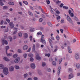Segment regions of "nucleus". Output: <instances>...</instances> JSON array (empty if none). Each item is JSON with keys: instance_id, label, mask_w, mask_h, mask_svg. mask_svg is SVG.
<instances>
[{"instance_id": "1", "label": "nucleus", "mask_w": 80, "mask_h": 80, "mask_svg": "<svg viewBox=\"0 0 80 80\" xmlns=\"http://www.w3.org/2000/svg\"><path fill=\"white\" fill-rule=\"evenodd\" d=\"M3 73H4L5 75H8L9 73V72H8V68L5 67L3 68Z\"/></svg>"}, {"instance_id": "2", "label": "nucleus", "mask_w": 80, "mask_h": 80, "mask_svg": "<svg viewBox=\"0 0 80 80\" xmlns=\"http://www.w3.org/2000/svg\"><path fill=\"white\" fill-rule=\"evenodd\" d=\"M75 57L76 60H80V56L78 53H75Z\"/></svg>"}, {"instance_id": "3", "label": "nucleus", "mask_w": 80, "mask_h": 80, "mask_svg": "<svg viewBox=\"0 0 80 80\" xmlns=\"http://www.w3.org/2000/svg\"><path fill=\"white\" fill-rule=\"evenodd\" d=\"M67 19L68 21V22H69L70 23H73V21H72V19L70 18V17H69L68 15H67Z\"/></svg>"}, {"instance_id": "4", "label": "nucleus", "mask_w": 80, "mask_h": 80, "mask_svg": "<svg viewBox=\"0 0 80 80\" xmlns=\"http://www.w3.org/2000/svg\"><path fill=\"white\" fill-rule=\"evenodd\" d=\"M2 45H3L4 44L7 45H8V41L6 40H5V39H2Z\"/></svg>"}, {"instance_id": "5", "label": "nucleus", "mask_w": 80, "mask_h": 80, "mask_svg": "<svg viewBox=\"0 0 80 80\" xmlns=\"http://www.w3.org/2000/svg\"><path fill=\"white\" fill-rule=\"evenodd\" d=\"M20 60V57H17L16 59L14 60V62L16 63H18Z\"/></svg>"}, {"instance_id": "6", "label": "nucleus", "mask_w": 80, "mask_h": 80, "mask_svg": "<svg viewBox=\"0 0 80 80\" xmlns=\"http://www.w3.org/2000/svg\"><path fill=\"white\" fill-rule=\"evenodd\" d=\"M74 77V75L72 73L69 74L68 76V79L69 80L73 78Z\"/></svg>"}, {"instance_id": "7", "label": "nucleus", "mask_w": 80, "mask_h": 80, "mask_svg": "<svg viewBox=\"0 0 80 80\" xmlns=\"http://www.w3.org/2000/svg\"><path fill=\"white\" fill-rule=\"evenodd\" d=\"M69 14L72 17H74V14L73 13H72V11L71 10H69L68 11Z\"/></svg>"}, {"instance_id": "8", "label": "nucleus", "mask_w": 80, "mask_h": 80, "mask_svg": "<svg viewBox=\"0 0 80 80\" xmlns=\"http://www.w3.org/2000/svg\"><path fill=\"white\" fill-rule=\"evenodd\" d=\"M31 67L33 69H35V64L34 63H32L30 65Z\"/></svg>"}, {"instance_id": "9", "label": "nucleus", "mask_w": 80, "mask_h": 80, "mask_svg": "<svg viewBox=\"0 0 80 80\" xmlns=\"http://www.w3.org/2000/svg\"><path fill=\"white\" fill-rule=\"evenodd\" d=\"M9 25L11 28H14V27L15 26L14 25V24H13V23L12 22H10L9 23Z\"/></svg>"}, {"instance_id": "10", "label": "nucleus", "mask_w": 80, "mask_h": 80, "mask_svg": "<svg viewBox=\"0 0 80 80\" xmlns=\"http://www.w3.org/2000/svg\"><path fill=\"white\" fill-rule=\"evenodd\" d=\"M41 42H42V43H43V44H44V45L46 44V42L45 41V40L43 39V38H42L41 39Z\"/></svg>"}, {"instance_id": "11", "label": "nucleus", "mask_w": 80, "mask_h": 80, "mask_svg": "<svg viewBox=\"0 0 80 80\" xmlns=\"http://www.w3.org/2000/svg\"><path fill=\"white\" fill-rule=\"evenodd\" d=\"M14 30H16L14 32H13V34L14 35H15V34H16V33H17V32H18V31L17 30H18V28H13Z\"/></svg>"}, {"instance_id": "12", "label": "nucleus", "mask_w": 80, "mask_h": 80, "mask_svg": "<svg viewBox=\"0 0 80 80\" xmlns=\"http://www.w3.org/2000/svg\"><path fill=\"white\" fill-rule=\"evenodd\" d=\"M9 70L10 72H13V71H14V67L13 66H11L9 67Z\"/></svg>"}, {"instance_id": "13", "label": "nucleus", "mask_w": 80, "mask_h": 80, "mask_svg": "<svg viewBox=\"0 0 80 80\" xmlns=\"http://www.w3.org/2000/svg\"><path fill=\"white\" fill-rule=\"evenodd\" d=\"M30 40L31 41H32L33 42H35V38H32V36H30L29 37ZM33 38V39H32Z\"/></svg>"}, {"instance_id": "14", "label": "nucleus", "mask_w": 80, "mask_h": 80, "mask_svg": "<svg viewBox=\"0 0 80 80\" xmlns=\"http://www.w3.org/2000/svg\"><path fill=\"white\" fill-rule=\"evenodd\" d=\"M28 47L27 45H25L23 46V49L24 50H27V49H28Z\"/></svg>"}, {"instance_id": "15", "label": "nucleus", "mask_w": 80, "mask_h": 80, "mask_svg": "<svg viewBox=\"0 0 80 80\" xmlns=\"http://www.w3.org/2000/svg\"><path fill=\"white\" fill-rule=\"evenodd\" d=\"M36 58L38 60H41V58L38 55H37L36 56Z\"/></svg>"}, {"instance_id": "16", "label": "nucleus", "mask_w": 80, "mask_h": 80, "mask_svg": "<svg viewBox=\"0 0 80 80\" xmlns=\"http://www.w3.org/2000/svg\"><path fill=\"white\" fill-rule=\"evenodd\" d=\"M3 59L5 61H6V62H9L10 61V59L6 57H4Z\"/></svg>"}, {"instance_id": "17", "label": "nucleus", "mask_w": 80, "mask_h": 80, "mask_svg": "<svg viewBox=\"0 0 80 80\" xmlns=\"http://www.w3.org/2000/svg\"><path fill=\"white\" fill-rule=\"evenodd\" d=\"M6 53L8 57H11V56H12V53H7V52H6Z\"/></svg>"}, {"instance_id": "18", "label": "nucleus", "mask_w": 80, "mask_h": 80, "mask_svg": "<svg viewBox=\"0 0 80 80\" xmlns=\"http://www.w3.org/2000/svg\"><path fill=\"white\" fill-rule=\"evenodd\" d=\"M24 36L25 38H28V35L27 33H24Z\"/></svg>"}, {"instance_id": "19", "label": "nucleus", "mask_w": 80, "mask_h": 80, "mask_svg": "<svg viewBox=\"0 0 80 80\" xmlns=\"http://www.w3.org/2000/svg\"><path fill=\"white\" fill-rule=\"evenodd\" d=\"M14 68L17 70H19V69H20V67L17 65H15L14 66Z\"/></svg>"}, {"instance_id": "20", "label": "nucleus", "mask_w": 80, "mask_h": 80, "mask_svg": "<svg viewBox=\"0 0 80 80\" xmlns=\"http://www.w3.org/2000/svg\"><path fill=\"white\" fill-rule=\"evenodd\" d=\"M50 7L51 8L50 11H51V13H53V14L54 13V9H53L51 7V6H50Z\"/></svg>"}, {"instance_id": "21", "label": "nucleus", "mask_w": 80, "mask_h": 80, "mask_svg": "<svg viewBox=\"0 0 80 80\" xmlns=\"http://www.w3.org/2000/svg\"><path fill=\"white\" fill-rule=\"evenodd\" d=\"M8 3L9 5H15V3L13 2H8Z\"/></svg>"}, {"instance_id": "22", "label": "nucleus", "mask_w": 80, "mask_h": 80, "mask_svg": "<svg viewBox=\"0 0 80 80\" xmlns=\"http://www.w3.org/2000/svg\"><path fill=\"white\" fill-rule=\"evenodd\" d=\"M18 36L19 37H22V33L20 32L18 34Z\"/></svg>"}, {"instance_id": "23", "label": "nucleus", "mask_w": 80, "mask_h": 80, "mask_svg": "<svg viewBox=\"0 0 80 80\" xmlns=\"http://www.w3.org/2000/svg\"><path fill=\"white\" fill-rule=\"evenodd\" d=\"M9 48H10V47H9V46H7L5 47V48L6 50V52H7V50H8L9 49Z\"/></svg>"}, {"instance_id": "24", "label": "nucleus", "mask_w": 80, "mask_h": 80, "mask_svg": "<svg viewBox=\"0 0 80 80\" xmlns=\"http://www.w3.org/2000/svg\"><path fill=\"white\" fill-rule=\"evenodd\" d=\"M46 70L47 72H50L51 71H52V69L49 68H47L46 69Z\"/></svg>"}, {"instance_id": "25", "label": "nucleus", "mask_w": 80, "mask_h": 80, "mask_svg": "<svg viewBox=\"0 0 80 80\" xmlns=\"http://www.w3.org/2000/svg\"><path fill=\"white\" fill-rule=\"evenodd\" d=\"M42 67H44L46 65V63L44 62H42Z\"/></svg>"}, {"instance_id": "26", "label": "nucleus", "mask_w": 80, "mask_h": 80, "mask_svg": "<svg viewBox=\"0 0 80 80\" xmlns=\"http://www.w3.org/2000/svg\"><path fill=\"white\" fill-rule=\"evenodd\" d=\"M2 2V0H0V5H1V6H3V5H4V4Z\"/></svg>"}, {"instance_id": "27", "label": "nucleus", "mask_w": 80, "mask_h": 80, "mask_svg": "<svg viewBox=\"0 0 80 80\" xmlns=\"http://www.w3.org/2000/svg\"><path fill=\"white\" fill-rule=\"evenodd\" d=\"M45 55L46 57H50V53L47 54V53H46L45 54Z\"/></svg>"}, {"instance_id": "28", "label": "nucleus", "mask_w": 80, "mask_h": 80, "mask_svg": "<svg viewBox=\"0 0 80 80\" xmlns=\"http://www.w3.org/2000/svg\"><path fill=\"white\" fill-rule=\"evenodd\" d=\"M52 65L54 66H56V62L55 61H53L52 63Z\"/></svg>"}, {"instance_id": "29", "label": "nucleus", "mask_w": 80, "mask_h": 80, "mask_svg": "<svg viewBox=\"0 0 80 80\" xmlns=\"http://www.w3.org/2000/svg\"><path fill=\"white\" fill-rule=\"evenodd\" d=\"M18 57V54H14L13 55V58H16V57Z\"/></svg>"}, {"instance_id": "30", "label": "nucleus", "mask_w": 80, "mask_h": 80, "mask_svg": "<svg viewBox=\"0 0 80 80\" xmlns=\"http://www.w3.org/2000/svg\"><path fill=\"white\" fill-rule=\"evenodd\" d=\"M28 57H33V54L32 53H30L28 54Z\"/></svg>"}, {"instance_id": "31", "label": "nucleus", "mask_w": 80, "mask_h": 80, "mask_svg": "<svg viewBox=\"0 0 80 80\" xmlns=\"http://www.w3.org/2000/svg\"><path fill=\"white\" fill-rule=\"evenodd\" d=\"M23 56L24 58H27V54L25 53L23 54Z\"/></svg>"}, {"instance_id": "32", "label": "nucleus", "mask_w": 80, "mask_h": 80, "mask_svg": "<svg viewBox=\"0 0 80 80\" xmlns=\"http://www.w3.org/2000/svg\"><path fill=\"white\" fill-rule=\"evenodd\" d=\"M38 74L39 75L41 76L42 75H43V73L41 71H39L38 72Z\"/></svg>"}, {"instance_id": "33", "label": "nucleus", "mask_w": 80, "mask_h": 80, "mask_svg": "<svg viewBox=\"0 0 80 80\" xmlns=\"http://www.w3.org/2000/svg\"><path fill=\"white\" fill-rule=\"evenodd\" d=\"M3 67H4V66H3V64H0V68L1 69H3Z\"/></svg>"}, {"instance_id": "34", "label": "nucleus", "mask_w": 80, "mask_h": 80, "mask_svg": "<svg viewBox=\"0 0 80 80\" xmlns=\"http://www.w3.org/2000/svg\"><path fill=\"white\" fill-rule=\"evenodd\" d=\"M54 11L56 12V13L57 14H59V13H60V12L58 10H57V9H55L54 10Z\"/></svg>"}, {"instance_id": "35", "label": "nucleus", "mask_w": 80, "mask_h": 80, "mask_svg": "<svg viewBox=\"0 0 80 80\" xmlns=\"http://www.w3.org/2000/svg\"><path fill=\"white\" fill-rule=\"evenodd\" d=\"M35 50V45L34 44L33 45L32 47V51L34 52Z\"/></svg>"}, {"instance_id": "36", "label": "nucleus", "mask_w": 80, "mask_h": 80, "mask_svg": "<svg viewBox=\"0 0 80 80\" xmlns=\"http://www.w3.org/2000/svg\"><path fill=\"white\" fill-rule=\"evenodd\" d=\"M68 72H72V68H69L68 69Z\"/></svg>"}, {"instance_id": "37", "label": "nucleus", "mask_w": 80, "mask_h": 80, "mask_svg": "<svg viewBox=\"0 0 80 80\" xmlns=\"http://www.w3.org/2000/svg\"><path fill=\"white\" fill-rule=\"evenodd\" d=\"M49 40V43H50V44H51L52 43V40L50 38L48 39Z\"/></svg>"}, {"instance_id": "38", "label": "nucleus", "mask_w": 80, "mask_h": 80, "mask_svg": "<svg viewBox=\"0 0 80 80\" xmlns=\"http://www.w3.org/2000/svg\"><path fill=\"white\" fill-rule=\"evenodd\" d=\"M48 24L49 26H50V27H52V25L51 22H48Z\"/></svg>"}, {"instance_id": "39", "label": "nucleus", "mask_w": 80, "mask_h": 80, "mask_svg": "<svg viewBox=\"0 0 80 80\" xmlns=\"http://www.w3.org/2000/svg\"><path fill=\"white\" fill-rule=\"evenodd\" d=\"M76 67L77 68H79L80 67V64H76Z\"/></svg>"}, {"instance_id": "40", "label": "nucleus", "mask_w": 80, "mask_h": 80, "mask_svg": "<svg viewBox=\"0 0 80 80\" xmlns=\"http://www.w3.org/2000/svg\"><path fill=\"white\" fill-rule=\"evenodd\" d=\"M35 30V29L33 28H31L30 29V31L31 32H34Z\"/></svg>"}, {"instance_id": "41", "label": "nucleus", "mask_w": 80, "mask_h": 80, "mask_svg": "<svg viewBox=\"0 0 80 80\" xmlns=\"http://www.w3.org/2000/svg\"><path fill=\"white\" fill-rule=\"evenodd\" d=\"M28 13L29 15H31V16H32V15H33V13H32V12H30V11H28Z\"/></svg>"}, {"instance_id": "42", "label": "nucleus", "mask_w": 80, "mask_h": 80, "mask_svg": "<svg viewBox=\"0 0 80 80\" xmlns=\"http://www.w3.org/2000/svg\"><path fill=\"white\" fill-rule=\"evenodd\" d=\"M9 38L10 39V42H12V41L13 39L12 37L10 36L9 37Z\"/></svg>"}, {"instance_id": "43", "label": "nucleus", "mask_w": 80, "mask_h": 80, "mask_svg": "<svg viewBox=\"0 0 80 80\" xmlns=\"http://www.w3.org/2000/svg\"><path fill=\"white\" fill-rule=\"evenodd\" d=\"M18 53H22V50H21L20 49H19L18 50Z\"/></svg>"}, {"instance_id": "44", "label": "nucleus", "mask_w": 80, "mask_h": 80, "mask_svg": "<svg viewBox=\"0 0 80 80\" xmlns=\"http://www.w3.org/2000/svg\"><path fill=\"white\" fill-rule=\"evenodd\" d=\"M30 61H31V62H33V60H34V59L33 58H30L29 59Z\"/></svg>"}, {"instance_id": "45", "label": "nucleus", "mask_w": 80, "mask_h": 80, "mask_svg": "<svg viewBox=\"0 0 80 80\" xmlns=\"http://www.w3.org/2000/svg\"><path fill=\"white\" fill-rule=\"evenodd\" d=\"M56 38L57 40L58 41L60 40V37H59V36H56Z\"/></svg>"}, {"instance_id": "46", "label": "nucleus", "mask_w": 80, "mask_h": 80, "mask_svg": "<svg viewBox=\"0 0 80 80\" xmlns=\"http://www.w3.org/2000/svg\"><path fill=\"white\" fill-rule=\"evenodd\" d=\"M62 60H63V59L62 58H61L60 59L59 62V64H60V63H61V62H62Z\"/></svg>"}, {"instance_id": "47", "label": "nucleus", "mask_w": 80, "mask_h": 80, "mask_svg": "<svg viewBox=\"0 0 80 80\" xmlns=\"http://www.w3.org/2000/svg\"><path fill=\"white\" fill-rule=\"evenodd\" d=\"M23 3L25 4V5H28V2H27L25 1H24L23 2Z\"/></svg>"}, {"instance_id": "48", "label": "nucleus", "mask_w": 80, "mask_h": 80, "mask_svg": "<svg viewBox=\"0 0 80 80\" xmlns=\"http://www.w3.org/2000/svg\"><path fill=\"white\" fill-rule=\"evenodd\" d=\"M37 34L38 35H42V32H38L37 33Z\"/></svg>"}, {"instance_id": "49", "label": "nucleus", "mask_w": 80, "mask_h": 80, "mask_svg": "<svg viewBox=\"0 0 80 80\" xmlns=\"http://www.w3.org/2000/svg\"><path fill=\"white\" fill-rule=\"evenodd\" d=\"M46 2L48 4H50V2L49 0H46Z\"/></svg>"}, {"instance_id": "50", "label": "nucleus", "mask_w": 80, "mask_h": 80, "mask_svg": "<svg viewBox=\"0 0 80 80\" xmlns=\"http://www.w3.org/2000/svg\"><path fill=\"white\" fill-rule=\"evenodd\" d=\"M3 20H2L1 21V22H0V25H3Z\"/></svg>"}, {"instance_id": "51", "label": "nucleus", "mask_w": 80, "mask_h": 80, "mask_svg": "<svg viewBox=\"0 0 80 80\" xmlns=\"http://www.w3.org/2000/svg\"><path fill=\"white\" fill-rule=\"evenodd\" d=\"M8 8V7L7 6H4L3 7V9L4 10H5V9H7Z\"/></svg>"}, {"instance_id": "52", "label": "nucleus", "mask_w": 80, "mask_h": 80, "mask_svg": "<svg viewBox=\"0 0 80 80\" xmlns=\"http://www.w3.org/2000/svg\"><path fill=\"white\" fill-rule=\"evenodd\" d=\"M24 77L25 78H26V77H27V76H28V73H26L24 74Z\"/></svg>"}, {"instance_id": "53", "label": "nucleus", "mask_w": 80, "mask_h": 80, "mask_svg": "<svg viewBox=\"0 0 80 80\" xmlns=\"http://www.w3.org/2000/svg\"><path fill=\"white\" fill-rule=\"evenodd\" d=\"M62 2V1H59V0H58L56 1V3L58 4V3H60Z\"/></svg>"}, {"instance_id": "54", "label": "nucleus", "mask_w": 80, "mask_h": 80, "mask_svg": "<svg viewBox=\"0 0 80 80\" xmlns=\"http://www.w3.org/2000/svg\"><path fill=\"white\" fill-rule=\"evenodd\" d=\"M6 20L8 23H10V20L8 18L6 19Z\"/></svg>"}, {"instance_id": "55", "label": "nucleus", "mask_w": 80, "mask_h": 80, "mask_svg": "<svg viewBox=\"0 0 80 80\" xmlns=\"http://www.w3.org/2000/svg\"><path fill=\"white\" fill-rule=\"evenodd\" d=\"M30 50H31V48H30L28 49V50L27 51V52H30Z\"/></svg>"}, {"instance_id": "56", "label": "nucleus", "mask_w": 80, "mask_h": 80, "mask_svg": "<svg viewBox=\"0 0 80 80\" xmlns=\"http://www.w3.org/2000/svg\"><path fill=\"white\" fill-rule=\"evenodd\" d=\"M43 21V19L42 18H41L39 19V22H42Z\"/></svg>"}, {"instance_id": "57", "label": "nucleus", "mask_w": 80, "mask_h": 80, "mask_svg": "<svg viewBox=\"0 0 80 80\" xmlns=\"http://www.w3.org/2000/svg\"><path fill=\"white\" fill-rule=\"evenodd\" d=\"M64 20L63 19H62L61 21V23H64Z\"/></svg>"}, {"instance_id": "58", "label": "nucleus", "mask_w": 80, "mask_h": 80, "mask_svg": "<svg viewBox=\"0 0 80 80\" xmlns=\"http://www.w3.org/2000/svg\"><path fill=\"white\" fill-rule=\"evenodd\" d=\"M76 21H78V19L76 17H74Z\"/></svg>"}, {"instance_id": "59", "label": "nucleus", "mask_w": 80, "mask_h": 80, "mask_svg": "<svg viewBox=\"0 0 80 80\" xmlns=\"http://www.w3.org/2000/svg\"><path fill=\"white\" fill-rule=\"evenodd\" d=\"M1 28H6V26H2L1 27Z\"/></svg>"}, {"instance_id": "60", "label": "nucleus", "mask_w": 80, "mask_h": 80, "mask_svg": "<svg viewBox=\"0 0 80 80\" xmlns=\"http://www.w3.org/2000/svg\"><path fill=\"white\" fill-rule=\"evenodd\" d=\"M29 7H30V9H31V10H33V7L31 6H30Z\"/></svg>"}, {"instance_id": "61", "label": "nucleus", "mask_w": 80, "mask_h": 80, "mask_svg": "<svg viewBox=\"0 0 80 80\" xmlns=\"http://www.w3.org/2000/svg\"><path fill=\"white\" fill-rule=\"evenodd\" d=\"M52 61H53V59L52 58H50L49 59V61L52 62Z\"/></svg>"}, {"instance_id": "62", "label": "nucleus", "mask_w": 80, "mask_h": 80, "mask_svg": "<svg viewBox=\"0 0 80 80\" xmlns=\"http://www.w3.org/2000/svg\"><path fill=\"white\" fill-rule=\"evenodd\" d=\"M60 16H58L57 18V20H59V19H60Z\"/></svg>"}, {"instance_id": "63", "label": "nucleus", "mask_w": 80, "mask_h": 80, "mask_svg": "<svg viewBox=\"0 0 80 80\" xmlns=\"http://www.w3.org/2000/svg\"><path fill=\"white\" fill-rule=\"evenodd\" d=\"M77 76H80V72H78L77 73Z\"/></svg>"}, {"instance_id": "64", "label": "nucleus", "mask_w": 80, "mask_h": 80, "mask_svg": "<svg viewBox=\"0 0 80 80\" xmlns=\"http://www.w3.org/2000/svg\"><path fill=\"white\" fill-rule=\"evenodd\" d=\"M27 80H32V78H29Z\"/></svg>"}]
</instances>
